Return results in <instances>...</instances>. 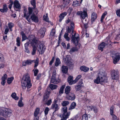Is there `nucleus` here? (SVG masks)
Segmentation results:
<instances>
[{"mask_svg": "<svg viewBox=\"0 0 120 120\" xmlns=\"http://www.w3.org/2000/svg\"><path fill=\"white\" fill-rule=\"evenodd\" d=\"M66 30V31L67 32V33H70L71 32V28H70L68 26L67 28V27Z\"/></svg>", "mask_w": 120, "mask_h": 120, "instance_id": "nucleus-62", "label": "nucleus"}, {"mask_svg": "<svg viewBox=\"0 0 120 120\" xmlns=\"http://www.w3.org/2000/svg\"><path fill=\"white\" fill-rule=\"evenodd\" d=\"M24 8V11H23V13H24V15H23V17H26V16H27V15H28V13L26 14V12H27V8L25 7H23Z\"/></svg>", "mask_w": 120, "mask_h": 120, "instance_id": "nucleus-39", "label": "nucleus"}, {"mask_svg": "<svg viewBox=\"0 0 120 120\" xmlns=\"http://www.w3.org/2000/svg\"><path fill=\"white\" fill-rule=\"evenodd\" d=\"M60 62L59 59L57 58L56 59V61L55 63V65L56 66H58L60 64Z\"/></svg>", "mask_w": 120, "mask_h": 120, "instance_id": "nucleus-38", "label": "nucleus"}, {"mask_svg": "<svg viewBox=\"0 0 120 120\" xmlns=\"http://www.w3.org/2000/svg\"><path fill=\"white\" fill-rule=\"evenodd\" d=\"M26 63L27 64L30 65L32 63V61L31 60H27L26 61Z\"/></svg>", "mask_w": 120, "mask_h": 120, "instance_id": "nucleus-52", "label": "nucleus"}, {"mask_svg": "<svg viewBox=\"0 0 120 120\" xmlns=\"http://www.w3.org/2000/svg\"><path fill=\"white\" fill-rule=\"evenodd\" d=\"M69 104V102L68 101H64L62 102V104L63 106H65Z\"/></svg>", "mask_w": 120, "mask_h": 120, "instance_id": "nucleus-43", "label": "nucleus"}, {"mask_svg": "<svg viewBox=\"0 0 120 120\" xmlns=\"http://www.w3.org/2000/svg\"><path fill=\"white\" fill-rule=\"evenodd\" d=\"M14 9L16 11H20L21 7L19 1L17 0H15L14 2Z\"/></svg>", "mask_w": 120, "mask_h": 120, "instance_id": "nucleus-10", "label": "nucleus"}, {"mask_svg": "<svg viewBox=\"0 0 120 120\" xmlns=\"http://www.w3.org/2000/svg\"><path fill=\"white\" fill-rule=\"evenodd\" d=\"M88 119V117L87 115L85 114L83 115L82 120H87Z\"/></svg>", "mask_w": 120, "mask_h": 120, "instance_id": "nucleus-48", "label": "nucleus"}, {"mask_svg": "<svg viewBox=\"0 0 120 120\" xmlns=\"http://www.w3.org/2000/svg\"><path fill=\"white\" fill-rule=\"evenodd\" d=\"M28 13L26 17V19L29 22L31 23L32 21L35 22L38 21V19L36 15L38 13L37 9H35V11H33V8L29 7L28 8Z\"/></svg>", "mask_w": 120, "mask_h": 120, "instance_id": "nucleus-1", "label": "nucleus"}, {"mask_svg": "<svg viewBox=\"0 0 120 120\" xmlns=\"http://www.w3.org/2000/svg\"><path fill=\"white\" fill-rule=\"evenodd\" d=\"M80 83V84L77 85L75 87V88L76 91H79L81 89V88L82 87L81 84L83 83L81 81Z\"/></svg>", "mask_w": 120, "mask_h": 120, "instance_id": "nucleus-25", "label": "nucleus"}, {"mask_svg": "<svg viewBox=\"0 0 120 120\" xmlns=\"http://www.w3.org/2000/svg\"><path fill=\"white\" fill-rule=\"evenodd\" d=\"M67 13L66 12H64L60 14L59 16L60 19L59 21L60 22H61L64 17L67 15Z\"/></svg>", "mask_w": 120, "mask_h": 120, "instance_id": "nucleus-22", "label": "nucleus"}, {"mask_svg": "<svg viewBox=\"0 0 120 120\" xmlns=\"http://www.w3.org/2000/svg\"><path fill=\"white\" fill-rule=\"evenodd\" d=\"M71 90V87L70 86H66L65 89V93L67 94L70 93V92Z\"/></svg>", "mask_w": 120, "mask_h": 120, "instance_id": "nucleus-30", "label": "nucleus"}, {"mask_svg": "<svg viewBox=\"0 0 120 120\" xmlns=\"http://www.w3.org/2000/svg\"><path fill=\"white\" fill-rule=\"evenodd\" d=\"M18 105L20 107H22L23 106V104L21 100H19V101L18 102Z\"/></svg>", "mask_w": 120, "mask_h": 120, "instance_id": "nucleus-49", "label": "nucleus"}, {"mask_svg": "<svg viewBox=\"0 0 120 120\" xmlns=\"http://www.w3.org/2000/svg\"><path fill=\"white\" fill-rule=\"evenodd\" d=\"M12 112V111L11 110L7 108H0V115H2L5 117L10 116Z\"/></svg>", "mask_w": 120, "mask_h": 120, "instance_id": "nucleus-4", "label": "nucleus"}, {"mask_svg": "<svg viewBox=\"0 0 120 120\" xmlns=\"http://www.w3.org/2000/svg\"><path fill=\"white\" fill-rule=\"evenodd\" d=\"M107 13L106 12H105L102 14L101 19V22H102L104 18L105 15L107 14Z\"/></svg>", "mask_w": 120, "mask_h": 120, "instance_id": "nucleus-45", "label": "nucleus"}, {"mask_svg": "<svg viewBox=\"0 0 120 120\" xmlns=\"http://www.w3.org/2000/svg\"><path fill=\"white\" fill-rule=\"evenodd\" d=\"M70 0H63V4L61 5V8H63L67 6L69 3Z\"/></svg>", "mask_w": 120, "mask_h": 120, "instance_id": "nucleus-18", "label": "nucleus"}, {"mask_svg": "<svg viewBox=\"0 0 120 120\" xmlns=\"http://www.w3.org/2000/svg\"><path fill=\"white\" fill-rule=\"evenodd\" d=\"M119 72L118 71H114L111 75V77L113 79H118L119 78Z\"/></svg>", "mask_w": 120, "mask_h": 120, "instance_id": "nucleus-12", "label": "nucleus"}, {"mask_svg": "<svg viewBox=\"0 0 120 120\" xmlns=\"http://www.w3.org/2000/svg\"><path fill=\"white\" fill-rule=\"evenodd\" d=\"M40 110V109L38 108H37L35 110L34 113V120H38L39 117L38 116Z\"/></svg>", "mask_w": 120, "mask_h": 120, "instance_id": "nucleus-15", "label": "nucleus"}, {"mask_svg": "<svg viewBox=\"0 0 120 120\" xmlns=\"http://www.w3.org/2000/svg\"><path fill=\"white\" fill-rule=\"evenodd\" d=\"M74 23L72 22L70 24V28L71 29H74Z\"/></svg>", "mask_w": 120, "mask_h": 120, "instance_id": "nucleus-63", "label": "nucleus"}, {"mask_svg": "<svg viewBox=\"0 0 120 120\" xmlns=\"http://www.w3.org/2000/svg\"><path fill=\"white\" fill-rule=\"evenodd\" d=\"M49 110V109L48 107L46 108L44 111V112L45 114H48Z\"/></svg>", "mask_w": 120, "mask_h": 120, "instance_id": "nucleus-61", "label": "nucleus"}, {"mask_svg": "<svg viewBox=\"0 0 120 120\" xmlns=\"http://www.w3.org/2000/svg\"><path fill=\"white\" fill-rule=\"evenodd\" d=\"M70 60V58L69 56H67L65 58V60L67 63L71 62Z\"/></svg>", "mask_w": 120, "mask_h": 120, "instance_id": "nucleus-51", "label": "nucleus"}, {"mask_svg": "<svg viewBox=\"0 0 120 120\" xmlns=\"http://www.w3.org/2000/svg\"><path fill=\"white\" fill-rule=\"evenodd\" d=\"M116 14L118 16L120 17V9L117 10Z\"/></svg>", "mask_w": 120, "mask_h": 120, "instance_id": "nucleus-64", "label": "nucleus"}, {"mask_svg": "<svg viewBox=\"0 0 120 120\" xmlns=\"http://www.w3.org/2000/svg\"><path fill=\"white\" fill-rule=\"evenodd\" d=\"M66 98L69 100L73 101L75 99V96L74 93L70 92L67 95Z\"/></svg>", "mask_w": 120, "mask_h": 120, "instance_id": "nucleus-14", "label": "nucleus"}, {"mask_svg": "<svg viewBox=\"0 0 120 120\" xmlns=\"http://www.w3.org/2000/svg\"><path fill=\"white\" fill-rule=\"evenodd\" d=\"M21 34L22 36V41H23L27 39V38L23 32H21Z\"/></svg>", "mask_w": 120, "mask_h": 120, "instance_id": "nucleus-33", "label": "nucleus"}, {"mask_svg": "<svg viewBox=\"0 0 120 120\" xmlns=\"http://www.w3.org/2000/svg\"><path fill=\"white\" fill-rule=\"evenodd\" d=\"M21 86L23 90H25L26 87L30 88L32 86L31 80L29 75L26 73L24 75L21 81Z\"/></svg>", "mask_w": 120, "mask_h": 120, "instance_id": "nucleus-2", "label": "nucleus"}, {"mask_svg": "<svg viewBox=\"0 0 120 120\" xmlns=\"http://www.w3.org/2000/svg\"><path fill=\"white\" fill-rule=\"evenodd\" d=\"M97 18V15L96 13L93 12L91 15V20L92 22L94 21Z\"/></svg>", "mask_w": 120, "mask_h": 120, "instance_id": "nucleus-35", "label": "nucleus"}, {"mask_svg": "<svg viewBox=\"0 0 120 120\" xmlns=\"http://www.w3.org/2000/svg\"><path fill=\"white\" fill-rule=\"evenodd\" d=\"M49 87L52 90H54L57 88V86L56 85L51 84L49 85Z\"/></svg>", "mask_w": 120, "mask_h": 120, "instance_id": "nucleus-40", "label": "nucleus"}, {"mask_svg": "<svg viewBox=\"0 0 120 120\" xmlns=\"http://www.w3.org/2000/svg\"><path fill=\"white\" fill-rule=\"evenodd\" d=\"M113 63L115 64L118 62L120 59V54L116 53L112 56Z\"/></svg>", "mask_w": 120, "mask_h": 120, "instance_id": "nucleus-9", "label": "nucleus"}, {"mask_svg": "<svg viewBox=\"0 0 120 120\" xmlns=\"http://www.w3.org/2000/svg\"><path fill=\"white\" fill-rule=\"evenodd\" d=\"M76 105L75 102H73L71 104L69 108V110H71L74 109Z\"/></svg>", "mask_w": 120, "mask_h": 120, "instance_id": "nucleus-29", "label": "nucleus"}, {"mask_svg": "<svg viewBox=\"0 0 120 120\" xmlns=\"http://www.w3.org/2000/svg\"><path fill=\"white\" fill-rule=\"evenodd\" d=\"M11 96L12 98L15 100H17L19 99L18 97L16 96V94L15 93H12Z\"/></svg>", "mask_w": 120, "mask_h": 120, "instance_id": "nucleus-37", "label": "nucleus"}, {"mask_svg": "<svg viewBox=\"0 0 120 120\" xmlns=\"http://www.w3.org/2000/svg\"><path fill=\"white\" fill-rule=\"evenodd\" d=\"M14 79V78L11 77L10 78H8L7 80V82L9 84L11 83Z\"/></svg>", "mask_w": 120, "mask_h": 120, "instance_id": "nucleus-41", "label": "nucleus"}, {"mask_svg": "<svg viewBox=\"0 0 120 120\" xmlns=\"http://www.w3.org/2000/svg\"><path fill=\"white\" fill-rule=\"evenodd\" d=\"M73 77L71 76H69L68 79V81L70 85H71L76 83L75 80H73Z\"/></svg>", "mask_w": 120, "mask_h": 120, "instance_id": "nucleus-16", "label": "nucleus"}, {"mask_svg": "<svg viewBox=\"0 0 120 120\" xmlns=\"http://www.w3.org/2000/svg\"><path fill=\"white\" fill-rule=\"evenodd\" d=\"M7 78V75L6 74H5L1 78L2 81L1 82V84L3 86L5 85L6 82V80Z\"/></svg>", "mask_w": 120, "mask_h": 120, "instance_id": "nucleus-19", "label": "nucleus"}, {"mask_svg": "<svg viewBox=\"0 0 120 120\" xmlns=\"http://www.w3.org/2000/svg\"><path fill=\"white\" fill-rule=\"evenodd\" d=\"M46 31V29L45 28V27L41 28L38 31V35L41 38H43L45 36Z\"/></svg>", "mask_w": 120, "mask_h": 120, "instance_id": "nucleus-11", "label": "nucleus"}, {"mask_svg": "<svg viewBox=\"0 0 120 120\" xmlns=\"http://www.w3.org/2000/svg\"><path fill=\"white\" fill-rule=\"evenodd\" d=\"M65 86V85H63L61 87L59 91V93L60 94L63 93L64 90Z\"/></svg>", "mask_w": 120, "mask_h": 120, "instance_id": "nucleus-36", "label": "nucleus"}, {"mask_svg": "<svg viewBox=\"0 0 120 120\" xmlns=\"http://www.w3.org/2000/svg\"><path fill=\"white\" fill-rule=\"evenodd\" d=\"M8 26L9 28L11 29L14 26V24L11 23H10L8 24Z\"/></svg>", "mask_w": 120, "mask_h": 120, "instance_id": "nucleus-59", "label": "nucleus"}, {"mask_svg": "<svg viewBox=\"0 0 120 120\" xmlns=\"http://www.w3.org/2000/svg\"><path fill=\"white\" fill-rule=\"evenodd\" d=\"M31 5L33 6V8H33V11H35V9H37L35 8L36 7L35 5V0H32L31 1Z\"/></svg>", "mask_w": 120, "mask_h": 120, "instance_id": "nucleus-31", "label": "nucleus"}, {"mask_svg": "<svg viewBox=\"0 0 120 120\" xmlns=\"http://www.w3.org/2000/svg\"><path fill=\"white\" fill-rule=\"evenodd\" d=\"M32 63L34 62L35 63L34 66V68H35L37 67L38 65L39 62V59L38 58H37L36 60H32Z\"/></svg>", "mask_w": 120, "mask_h": 120, "instance_id": "nucleus-34", "label": "nucleus"}, {"mask_svg": "<svg viewBox=\"0 0 120 120\" xmlns=\"http://www.w3.org/2000/svg\"><path fill=\"white\" fill-rule=\"evenodd\" d=\"M16 45L18 46H19L20 45V38L18 37L16 39Z\"/></svg>", "mask_w": 120, "mask_h": 120, "instance_id": "nucleus-42", "label": "nucleus"}, {"mask_svg": "<svg viewBox=\"0 0 120 120\" xmlns=\"http://www.w3.org/2000/svg\"><path fill=\"white\" fill-rule=\"evenodd\" d=\"M85 19V18L84 19H83L82 22L84 25H86V24L88 23V20L86 19Z\"/></svg>", "mask_w": 120, "mask_h": 120, "instance_id": "nucleus-54", "label": "nucleus"}, {"mask_svg": "<svg viewBox=\"0 0 120 120\" xmlns=\"http://www.w3.org/2000/svg\"><path fill=\"white\" fill-rule=\"evenodd\" d=\"M46 16H45L44 15L43 16L44 19L46 21L48 22L49 19L48 18V16H47V14H46Z\"/></svg>", "mask_w": 120, "mask_h": 120, "instance_id": "nucleus-53", "label": "nucleus"}, {"mask_svg": "<svg viewBox=\"0 0 120 120\" xmlns=\"http://www.w3.org/2000/svg\"><path fill=\"white\" fill-rule=\"evenodd\" d=\"M110 38V36H109L105 39V44L106 45L109 44L110 45H111V42L110 40L109 39Z\"/></svg>", "mask_w": 120, "mask_h": 120, "instance_id": "nucleus-32", "label": "nucleus"}, {"mask_svg": "<svg viewBox=\"0 0 120 120\" xmlns=\"http://www.w3.org/2000/svg\"><path fill=\"white\" fill-rule=\"evenodd\" d=\"M80 69L81 71H83L85 72H86L88 71L89 69L88 68L84 66L81 67L80 68Z\"/></svg>", "mask_w": 120, "mask_h": 120, "instance_id": "nucleus-27", "label": "nucleus"}, {"mask_svg": "<svg viewBox=\"0 0 120 120\" xmlns=\"http://www.w3.org/2000/svg\"><path fill=\"white\" fill-rule=\"evenodd\" d=\"M81 75H79L76 78L75 80L76 81V82L79 79L81 78Z\"/></svg>", "mask_w": 120, "mask_h": 120, "instance_id": "nucleus-60", "label": "nucleus"}, {"mask_svg": "<svg viewBox=\"0 0 120 120\" xmlns=\"http://www.w3.org/2000/svg\"><path fill=\"white\" fill-rule=\"evenodd\" d=\"M51 108L52 109H55V111L53 112V114L54 113H55L56 111L58 110L59 109L57 105L55 103L52 104Z\"/></svg>", "mask_w": 120, "mask_h": 120, "instance_id": "nucleus-20", "label": "nucleus"}, {"mask_svg": "<svg viewBox=\"0 0 120 120\" xmlns=\"http://www.w3.org/2000/svg\"><path fill=\"white\" fill-rule=\"evenodd\" d=\"M49 91H46L45 93L43 96V100L45 101H46L49 97V94L50 93Z\"/></svg>", "mask_w": 120, "mask_h": 120, "instance_id": "nucleus-17", "label": "nucleus"}, {"mask_svg": "<svg viewBox=\"0 0 120 120\" xmlns=\"http://www.w3.org/2000/svg\"><path fill=\"white\" fill-rule=\"evenodd\" d=\"M40 42L37 45H36V46H37L38 48H39V49L38 51H41V54H43L45 51V50L46 48L45 47V45L42 44H41L40 41H39Z\"/></svg>", "mask_w": 120, "mask_h": 120, "instance_id": "nucleus-8", "label": "nucleus"}, {"mask_svg": "<svg viewBox=\"0 0 120 120\" xmlns=\"http://www.w3.org/2000/svg\"><path fill=\"white\" fill-rule=\"evenodd\" d=\"M73 5L74 6H77L79 5V1H75L73 3Z\"/></svg>", "mask_w": 120, "mask_h": 120, "instance_id": "nucleus-47", "label": "nucleus"}, {"mask_svg": "<svg viewBox=\"0 0 120 120\" xmlns=\"http://www.w3.org/2000/svg\"><path fill=\"white\" fill-rule=\"evenodd\" d=\"M40 42L39 40L36 38H34L32 40V42H31V45L33 47L32 51L31 54L32 55H34L36 53L37 48L36 46Z\"/></svg>", "mask_w": 120, "mask_h": 120, "instance_id": "nucleus-5", "label": "nucleus"}, {"mask_svg": "<svg viewBox=\"0 0 120 120\" xmlns=\"http://www.w3.org/2000/svg\"><path fill=\"white\" fill-rule=\"evenodd\" d=\"M33 71H34V75L35 76H37L39 71L38 70L35 69V70H34V69Z\"/></svg>", "mask_w": 120, "mask_h": 120, "instance_id": "nucleus-55", "label": "nucleus"}, {"mask_svg": "<svg viewBox=\"0 0 120 120\" xmlns=\"http://www.w3.org/2000/svg\"><path fill=\"white\" fill-rule=\"evenodd\" d=\"M93 110L94 112L95 113H97L98 111V110L97 108L95 106H93L92 109V110Z\"/></svg>", "mask_w": 120, "mask_h": 120, "instance_id": "nucleus-50", "label": "nucleus"}, {"mask_svg": "<svg viewBox=\"0 0 120 120\" xmlns=\"http://www.w3.org/2000/svg\"><path fill=\"white\" fill-rule=\"evenodd\" d=\"M68 33H65L64 35V38L68 41H69L70 40V38L68 37Z\"/></svg>", "mask_w": 120, "mask_h": 120, "instance_id": "nucleus-44", "label": "nucleus"}, {"mask_svg": "<svg viewBox=\"0 0 120 120\" xmlns=\"http://www.w3.org/2000/svg\"><path fill=\"white\" fill-rule=\"evenodd\" d=\"M87 10L86 8L83 9V11H79L77 13V15H80L82 19H84L85 17L87 16V14L86 12Z\"/></svg>", "mask_w": 120, "mask_h": 120, "instance_id": "nucleus-7", "label": "nucleus"}, {"mask_svg": "<svg viewBox=\"0 0 120 120\" xmlns=\"http://www.w3.org/2000/svg\"><path fill=\"white\" fill-rule=\"evenodd\" d=\"M105 44L104 42H102L98 46V49L102 51L103 50V48L105 46Z\"/></svg>", "mask_w": 120, "mask_h": 120, "instance_id": "nucleus-24", "label": "nucleus"}, {"mask_svg": "<svg viewBox=\"0 0 120 120\" xmlns=\"http://www.w3.org/2000/svg\"><path fill=\"white\" fill-rule=\"evenodd\" d=\"M114 108V107L113 106H112L110 108V114L111 115H112L113 112V109Z\"/></svg>", "mask_w": 120, "mask_h": 120, "instance_id": "nucleus-56", "label": "nucleus"}, {"mask_svg": "<svg viewBox=\"0 0 120 120\" xmlns=\"http://www.w3.org/2000/svg\"><path fill=\"white\" fill-rule=\"evenodd\" d=\"M8 10L7 5L6 4L4 5L3 9H0V11L2 12H7Z\"/></svg>", "mask_w": 120, "mask_h": 120, "instance_id": "nucleus-23", "label": "nucleus"}, {"mask_svg": "<svg viewBox=\"0 0 120 120\" xmlns=\"http://www.w3.org/2000/svg\"><path fill=\"white\" fill-rule=\"evenodd\" d=\"M73 63L70 62L67 63L68 66H69V69H71L73 67Z\"/></svg>", "mask_w": 120, "mask_h": 120, "instance_id": "nucleus-46", "label": "nucleus"}, {"mask_svg": "<svg viewBox=\"0 0 120 120\" xmlns=\"http://www.w3.org/2000/svg\"><path fill=\"white\" fill-rule=\"evenodd\" d=\"M56 72L55 71H54L52 73V78H55L56 76Z\"/></svg>", "mask_w": 120, "mask_h": 120, "instance_id": "nucleus-57", "label": "nucleus"}, {"mask_svg": "<svg viewBox=\"0 0 120 120\" xmlns=\"http://www.w3.org/2000/svg\"><path fill=\"white\" fill-rule=\"evenodd\" d=\"M76 33H75L74 35L72 34V37L71 38L72 40L75 44V46H76L78 45V37H75Z\"/></svg>", "mask_w": 120, "mask_h": 120, "instance_id": "nucleus-13", "label": "nucleus"}, {"mask_svg": "<svg viewBox=\"0 0 120 120\" xmlns=\"http://www.w3.org/2000/svg\"><path fill=\"white\" fill-rule=\"evenodd\" d=\"M62 110L63 112V114L62 115V117L61 120H66L68 118L70 114V113H68L67 112V108L66 107H64L62 109Z\"/></svg>", "mask_w": 120, "mask_h": 120, "instance_id": "nucleus-6", "label": "nucleus"}, {"mask_svg": "<svg viewBox=\"0 0 120 120\" xmlns=\"http://www.w3.org/2000/svg\"><path fill=\"white\" fill-rule=\"evenodd\" d=\"M106 73L104 71H100L98 74V77L94 80V82L97 84L101 83L103 84L107 82V78L106 77Z\"/></svg>", "mask_w": 120, "mask_h": 120, "instance_id": "nucleus-3", "label": "nucleus"}, {"mask_svg": "<svg viewBox=\"0 0 120 120\" xmlns=\"http://www.w3.org/2000/svg\"><path fill=\"white\" fill-rule=\"evenodd\" d=\"M60 81V80H57L55 78H52L51 80V83H53L54 84H57Z\"/></svg>", "mask_w": 120, "mask_h": 120, "instance_id": "nucleus-26", "label": "nucleus"}, {"mask_svg": "<svg viewBox=\"0 0 120 120\" xmlns=\"http://www.w3.org/2000/svg\"><path fill=\"white\" fill-rule=\"evenodd\" d=\"M32 42L31 41H29V42H27L25 44V48H28V46L29 45V44H31V42Z\"/></svg>", "mask_w": 120, "mask_h": 120, "instance_id": "nucleus-58", "label": "nucleus"}, {"mask_svg": "<svg viewBox=\"0 0 120 120\" xmlns=\"http://www.w3.org/2000/svg\"><path fill=\"white\" fill-rule=\"evenodd\" d=\"M78 50V49L77 47H73L71 49L69 52L71 54L74 52L77 51Z\"/></svg>", "mask_w": 120, "mask_h": 120, "instance_id": "nucleus-28", "label": "nucleus"}, {"mask_svg": "<svg viewBox=\"0 0 120 120\" xmlns=\"http://www.w3.org/2000/svg\"><path fill=\"white\" fill-rule=\"evenodd\" d=\"M68 68L66 66H62L61 67V71L64 73L66 74L68 71Z\"/></svg>", "mask_w": 120, "mask_h": 120, "instance_id": "nucleus-21", "label": "nucleus"}]
</instances>
